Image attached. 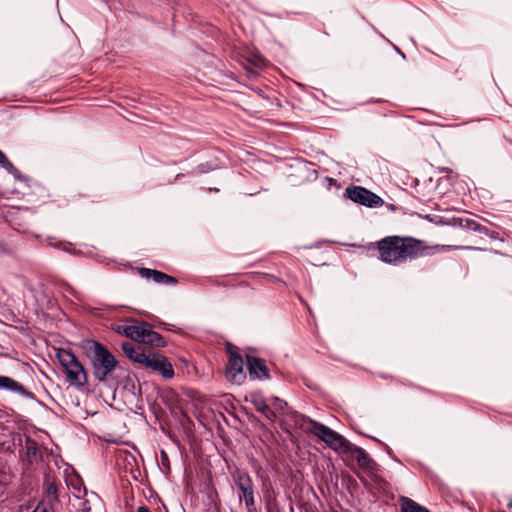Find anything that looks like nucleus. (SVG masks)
Instances as JSON below:
<instances>
[{
  "instance_id": "obj_1",
  "label": "nucleus",
  "mask_w": 512,
  "mask_h": 512,
  "mask_svg": "<svg viewBox=\"0 0 512 512\" xmlns=\"http://www.w3.org/2000/svg\"><path fill=\"white\" fill-rule=\"evenodd\" d=\"M439 248V246H427L424 241L413 237L387 236L377 242L379 259L391 265H399L408 260L428 256Z\"/></svg>"
},
{
  "instance_id": "obj_2",
  "label": "nucleus",
  "mask_w": 512,
  "mask_h": 512,
  "mask_svg": "<svg viewBox=\"0 0 512 512\" xmlns=\"http://www.w3.org/2000/svg\"><path fill=\"white\" fill-rule=\"evenodd\" d=\"M121 347L125 355L133 362L159 373L165 379L174 377L172 364L165 356L151 349L146 350L140 344L132 342H124Z\"/></svg>"
},
{
  "instance_id": "obj_3",
  "label": "nucleus",
  "mask_w": 512,
  "mask_h": 512,
  "mask_svg": "<svg viewBox=\"0 0 512 512\" xmlns=\"http://www.w3.org/2000/svg\"><path fill=\"white\" fill-rule=\"evenodd\" d=\"M86 353L91 360L93 375L105 382L117 366V361L111 352L96 341H89L86 345Z\"/></svg>"
},
{
  "instance_id": "obj_4",
  "label": "nucleus",
  "mask_w": 512,
  "mask_h": 512,
  "mask_svg": "<svg viewBox=\"0 0 512 512\" xmlns=\"http://www.w3.org/2000/svg\"><path fill=\"white\" fill-rule=\"evenodd\" d=\"M56 355L65 370L69 382L78 386L85 385L87 382V375L76 356L65 349H59Z\"/></svg>"
},
{
  "instance_id": "obj_5",
  "label": "nucleus",
  "mask_w": 512,
  "mask_h": 512,
  "mask_svg": "<svg viewBox=\"0 0 512 512\" xmlns=\"http://www.w3.org/2000/svg\"><path fill=\"white\" fill-rule=\"evenodd\" d=\"M309 430L312 434L325 442L335 451H346L347 448H350V442H348L342 435L324 424L316 421H310Z\"/></svg>"
},
{
  "instance_id": "obj_6",
  "label": "nucleus",
  "mask_w": 512,
  "mask_h": 512,
  "mask_svg": "<svg viewBox=\"0 0 512 512\" xmlns=\"http://www.w3.org/2000/svg\"><path fill=\"white\" fill-rule=\"evenodd\" d=\"M133 335H131L130 339L142 344H147L155 347H163L165 346V341L163 337L153 331L150 325L146 322H133Z\"/></svg>"
},
{
  "instance_id": "obj_7",
  "label": "nucleus",
  "mask_w": 512,
  "mask_h": 512,
  "mask_svg": "<svg viewBox=\"0 0 512 512\" xmlns=\"http://www.w3.org/2000/svg\"><path fill=\"white\" fill-rule=\"evenodd\" d=\"M346 194L350 200L367 207H380L383 200L375 193L360 186H354L346 189Z\"/></svg>"
},
{
  "instance_id": "obj_8",
  "label": "nucleus",
  "mask_w": 512,
  "mask_h": 512,
  "mask_svg": "<svg viewBox=\"0 0 512 512\" xmlns=\"http://www.w3.org/2000/svg\"><path fill=\"white\" fill-rule=\"evenodd\" d=\"M244 362L242 357L233 351L229 352L228 363L226 365V379L233 384H241L246 379L244 372Z\"/></svg>"
},
{
  "instance_id": "obj_9",
  "label": "nucleus",
  "mask_w": 512,
  "mask_h": 512,
  "mask_svg": "<svg viewBox=\"0 0 512 512\" xmlns=\"http://www.w3.org/2000/svg\"><path fill=\"white\" fill-rule=\"evenodd\" d=\"M234 479L240 490V500L244 499L247 508H251L254 506V491L251 477L247 473L237 472Z\"/></svg>"
},
{
  "instance_id": "obj_10",
  "label": "nucleus",
  "mask_w": 512,
  "mask_h": 512,
  "mask_svg": "<svg viewBox=\"0 0 512 512\" xmlns=\"http://www.w3.org/2000/svg\"><path fill=\"white\" fill-rule=\"evenodd\" d=\"M247 367L249 376L252 379H267L269 377L266 364L260 358L247 356Z\"/></svg>"
},
{
  "instance_id": "obj_11",
  "label": "nucleus",
  "mask_w": 512,
  "mask_h": 512,
  "mask_svg": "<svg viewBox=\"0 0 512 512\" xmlns=\"http://www.w3.org/2000/svg\"><path fill=\"white\" fill-rule=\"evenodd\" d=\"M346 451H349L352 454L360 468L366 470H373L375 468L376 463L364 449L350 443V448H347Z\"/></svg>"
},
{
  "instance_id": "obj_12",
  "label": "nucleus",
  "mask_w": 512,
  "mask_h": 512,
  "mask_svg": "<svg viewBox=\"0 0 512 512\" xmlns=\"http://www.w3.org/2000/svg\"><path fill=\"white\" fill-rule=\"evenodd\" d=\"M451 224L453 226H459L462 229L472 230V231L486 234V235L490 236L491 238L495 237L493 235V233H490L486 227L480 225L479 223H477L475 220H473L471 218H453Z\"/></svg>"
},
{
  "instance_id": "obj_13",
  "label": "nucleus",
  "mask_w": 512,
  "mask_h": 512,
  "mask_svg": "<svg viewBox=\"0 0 512 512\" xmlns=\"http://www.w3.org/2000/svg\"><path fill=\"white\" fill-rule=\"evenodd\" d=\"M0 389L11 391L23 397L32 396L21 383L7 376H0Z\"/></svg>"
},
{
  "instance_id": "obj_14",
  "label": "nucleus",
  "mask_w": 512,
  "mask_h": 512,
  "mask_svg": "<svg viewBox=\"0 0 512 512\" xmlns=\"http://www.w3.org/2000/svg\"><path fill=\"white\" fill-rule=\"evenodd\" d=\"M45 497L47 499L45 502L49 508L58 500L56 485L50 479H47L45 482Z\"/></svg>"
},
{
  "instance_id": "obj_15",
  "label": "nucleus",
  "mask_w": 512,
  "mask_h": 512,
  "mask_svg": "<svg viewBox=\"0 0 512 512\" xmlns=\"http://www.w3.org/2000/svg\"><path fill=\"white\" fill-rule=\"evenodd\" d=\"M256 410L262 413L267 419L274 421L276 418V412L273 411L263 399H256L253 401Z\"/></svg>"
},
{
  "instance_id": "obj_16",
  "label": "nucleus",
  "mask_w": 512,
  "mask_h": 512,
  "mask_svg": "<svg viewBox=\"0 0 512 512\" xmlns=\"http://www.w3.org/2000/svg\"><path fill=\"white\" fill-rule=\"evenodd\" d=\"M138 273L139 275L142 277V278H145V279H151L152 281H154L155 283H160L161 282V279H164V273L161 272V271H158V270H153V269H149V268H140L138 270Z\"/></svg>"
},
{
  "instance_id": "obj_17",
  "label": "nucleus",
  "mask_w": 512,
  "mask_h": 512,
  "mask_svg": "<svg viewBox=\"0 0 512 512\" xmlns=\"http://www.w3.org/2000/svg\"><path fill=\"white\" fill-rule=\"evenodd\" d=\"M401 512H429V510L409 498H402Z\"/></svg>"
},
{
  "instance_id": "obj_18",
  "label": "nucleus",
  "mask_w": 512,
  "mask_h": 512,
  "mask_svg": "<svg viewBox=\"0 0 512 512\" xmlns=\"http://www.w3.org/2000/svg\"><path fill=\"white\" fill-rule=\"evenodd\" d=\"M0 165L3 167L8 173L14 175L16 178H20L19 170L9 161L7 156L0 150Z\"/></svg>"
},
{
  "instance_id": "obj_19",
  "label": "nucleus",
  "mask_w": 512,
  "mask_h": 512,
  "mask_svg": "<svg viewBox=\"0 0 512 512\" xmlns=\"http://www.w3.org/2000/svg\"><path fill=\"white\" fill-rule=\"evenodd\" d=\"M133 322L134 321H130L127 324L118 325L115 328L116 332L130 338L131 335H133V332H132L133 331Z\"/></svg>"
},
{
  "instance_id": "obj_20",
  "label": "nucleus",
  "mask_w": 512,
  "mask_h": 512,
  "mask_svg": "<svg viewBox=\"0 0 512 512\" xmlns=\"http://www.w3.org/2000/svg\"><path fill=\"white\" fill-rule=\"evenodd\" d=\"M273 407L276 411L283 412L287 407V403L279 398H274Z\"/></svg>"
},
{
  "instance_id": "obj_21",
  "label": "nucleus",
  "mask_w": 512,
  "mask_h": 512,
  "mask_svg": "<svg viewBox=\"0 0 512 512\" xmlns=\"http://www.w3.org/2000/svg\"><path fill=\"white\" fill-rule=\"evenodd\" d=\"M164 279H161V282L159 284H166V285H175L177 283V279L164 273Z\"/></svg>"
},
{
  "instance_id": "obj_22",
  "label": "nucleus",
  "mask_w": 512,
  "mask_h": 512,
  "mask_svg": "<svg viewBox=\"0 0 512 512\" xmlns=\"http://www.w3.org/2000/svg\"><path fill=\"white\" fill-rule=\"evenodd\" d=\"M32 512H49L48 504H46L44 501H41Z\"/></svg>"
},
{
  "instance_id": "obj_23",
  "label": "nucleus",
  "mask_w": 512,
  "mask_h": 512,
  "mask_svg": "<svg viewBox=\"0 0 512 512\" xmlns=\"http://www.w3.org/2000/svg\"><path fill=\"white\" fill-rule=\"evenodd\" d=\"M254 65L256 67L262 68L266 65V60L262 56H256L254 60Z\"/></svg>"
},
{
  "instance_id": "obj_24",
  "label": "nucleus",
  "mask_w": 512,
  "mask_h": 512,
  "mask_svg": "<svg viewBox=\"0 0 512 512\" xmlns=\"http://www.w3.org/2000/svg\"><path fill=\"white\" fill-rule=\"evenodd\" d=\"M36 454H37L36 447L30 446V447L27 448V455L29 457L36 456Z\"/></svg>"
},
{
  "instance_id": "obj_25",
  "label": "nucleus",
  "mask_w": 512,
  "mask_h": 512,
  "mask_svg": "<svg viewBox=\"0 0 512 512\" xmlns=\"http://www.w3.org/2000/svg\"><path fill=\"white\" fill-rule=\"evenodd\" d=\"M448 248H454V249H474L473 247L469 246H447Z\"/></svg>"
},
{
  "instance_id": "obj_26",
  "label": "nucleus",
  "mask_w": 512,
  "mask_h": 512,
  "mask_svg": "<svg viewBox=\"0 0 512 512\" xmlns=\"http://www.w3.org/2000/svg\"><path fill=\"white\" fill-rule=\"evenodd\" d=\"M137 512H150V510L146 506H140L138 507Z\"/></svg>"
},
{
  "instance_id": "obj_27",
  "label": "nucleus",
  "mask_w": 512,
  "mask_h": 512,
  "mask_svg": "<svg viewBox=\"0 0 512 512\" xmlns=\"http://www.w3.org/2000/svg\"><path fill=\"white\" fill-rule=\"evenodd\" d=\"M508 507H509L510 509H512V501H510V502L508 503Z\"/></svg>"
}]
</instances>
